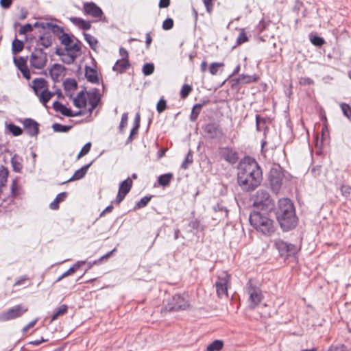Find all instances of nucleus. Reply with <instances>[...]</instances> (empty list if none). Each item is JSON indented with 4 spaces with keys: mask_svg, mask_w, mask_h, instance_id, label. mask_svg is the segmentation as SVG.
Instances as JSON below:
<instances>
[{
    "mask_svg": "<svg viewBox=\"0 0 351 351\" xmlns=\"http://www.w3.org/2000/svg\"><path fill=\"white\" fill-rule=\"evenodd\" d=\"M263 173L257 162L252 158L245 157L238 165L237 182L243 191H254L261 183Z\"/></svg>",
    "mask_w": 351,
    "mask_h": 351,
    "instance_id": "nucleus-1",
    "label": "nucleus"
},
{
    "mask_svg": "<svg viewBox=\"0 0 351 351\" xmlns=\"http://www.w3.org/2000/svg\"><path fill=\"white\" fill-rule=\"evenodd\" d=\"M276 216L283 231H289L297 226L298 217L293 204L289 199H279L276 210Z\"/></svg>",
    "mask_w": 351,
    "mask_h": 351,
    "instance_id": "nucleus-2",
    "label": "nucleus"
},
{
    "mask_svg": "<svg viewBox=\"0 0 351 351\" xmlns=\"http://www.w3.org/2000/svg\"><path fill=\"white\" fill-rule=\"evenodd\" d=\"M250 224L263 234L269 235L274 232V221L268 215L261 212H253L250 215Z\"/></svg>",
    "mask_w": 351,
    "mask_h": 351,
    "instance_id": "nucleus-3",
    "label": "nucleus"
},
{
    "mask_svg": "<svg viewBox=\"0 0 351 351\" xmlns=\"http://www.w3.org/2000/svg\"><path fill=\"white\" fill-rule=\"evenodd\" d=\"M32 83V88L39 101L47 107V104L54 95L53 92H51L48 89V82L44 78L40 77L35 78Z\"/></svg>",
    "mask_w": 351,
    "mask_h": 351,
    "instance_id": "nucleus-4",
    "label": "nucleus"
},
{
    "mask_svg": "<svg viewBox=\"0 0 351 351\" xmlns=\"http://www.w3.org/2000/svg\"><path fill=\"white\" fill-rule=\"evenodd\" d=\"M269 180L273 192L278 193L286 180L285 173L280 166H276L271 169Z\"/></svg>",
    "mask_w": 351,
    "mask_h": 351,
    "instance_id": "nucleus-5",
    "label": "nucleus"
},
{
    "mask_svg": "<svg viewBox=\"0 0 351 351\" xmlns=\"http://www.w3.org/2000/svg\"><path fill=\"white\" fill-rule=\"evenodd\" d=\"M253 204L256 207H261L265 210H271L274 206V202L271 198L267 191L260 189L257 191L253 197Z\"/></svg>",
    "mask_w": 351,
    "mask_h": 351,
    "instance_id": "nucleus-6",
    "label": "nucleus"
},
{
    "mask_svg": "<svg viewBox=\"0 0 351 351\" xmlns=\"http://www.w3.org/2000/svg\"><path fill=\"white\" fill-rule=\"evenodd\" d=\"M189 306L186 295L176 294L165 306V310L169 312L185 310Z\"/></svg>",
    "mask_w": 351,
    "mask_h": 351,
    "instance_id": "nucleus-7",
    "label": "nucleus"
},
{
    "mask_svg": "<svg viewBox=\"0 0 351 351\" xmlns=\"http://www.w3.org/2000/svg\"><path fill=\"white\" fill-rule=\"evenodd\" d=\"M59 39L60 43L64 45L65 49L72 58V60H73V58L77 56V54L80 49L79 45L73 38L69 36V34L65 33H62V34L59 36Z\"/></svg>",
    "mask_w": 351,
    "mask_h": 351,
    "instance_id": "nucleus-8",
    "label": "nucleus"
},
{
    "mask_svg": "<svg viewBox=\"0 0 351 351\" xmlns=\"http://www.w3.org/2000/svg\"><path fill=\"white\" fill-rule=\"evenodd\" d=\"M47 62V53L40 49H35L29 56L30 65L36 69H43Z\"/></svg>",
    "mask_w": 351,
    "mask_h": 351,
    "instance_id": "nucleus-9",
    "label": "nucleus"
},
{
    "mask_svg": "<svg viewBox=\"0 0 351 351\" xmlns=\"http://www.w3.org/2000/svg\"><path fill=\"white\" fill-rule=\"evenodd\" d=\"M27 311L28 308L24 305L19 304L14 306L8 311L0 313V322H7L20 317Z\"/></svg>",
    "mask_w": 351,
    "mask_h": 351,
    "instance_id": "nucleus-10",
    "label": "nucleus"
},
{
    "mask_svg": "<svg viewBox=\"0 0 351 351\" xmlns=\"http://www.w3.org/2000/svg\"><path fill=\"white\" fill-rule=\"evenodd\" d=\"M247 293L248 294V302L250 308L256 307L262 300L263 295L258 287L253 286L250 281L247 284Z\"/></svg>",
    "mask_w": 351,
    "mask_h": 351,
    "instance_id": "nucleus-11",
    "label": "nucleus"
},
{
    "mask_svg": "<svg viewBox=\"0 0 351 351\" xmlns=\"http://www.w3.org/2000/svg\"><path fill=\"white\" fill-rule=\"evenodd\" d=\"M230 276L225 271H223L219 276L215 282L216 291L219 298H223L228 296V285Z\"/></svg>",
    "mask_w": 351,
    "mask_h": 351,
    "instance_id": "nucleus-12",
    "label": "nucleus"
},
{
    "mask_svg": "<svg viewBox=\"0 0 351 351\" xmlns=\"http://www.w3.org/2000/svg\"><path fill=\"white\" fill-rule=\"evenodd\" d=\"M203 130L206 136L212 139H221L224 136L221 128L216 123L206 124Z\"/></svg>",
    "mask_w": 351,
    "mask_h": 351,
    "instance_id": "nucleus-13",
    "label": "nucleus"
},
{
    "mask_svg": "<svg viewBox=\"0 0 351 351\" xmlns=\"http://www.w3.org/2000/svg\"><path fill=\"white\" fill-rule=\"evenodd\" d=\"M275 245L281 256L294 255L298 251V248L295 245L285 242L280 239L275 241Z\"/></svg>",
    "mask_w": 351,
    "mask_h": 351,
    "instance_id": "nucleus-14",
    "label": "nucleus"
},
{
    "mask_svg": "<svg viewBox=\"0 0 351 351\" xmlns=\"http://www.w3.org/2000/svg\"><path fill=\"white\" fill-rule=\"evenodd\" d=\"M132 186V180L129 178L120 183L118 194L115 199L117 204H119L123 201L125 195L130 192Z\"/></svg>",
    "mask_w": 351,
    "mask_h": 351,
    "instance_id": "nucleus-15",
    "label": "nucleus"
},
{
    "mask_svg": "<svg viewBox=\"0 0 351 351\" xmlns=\"http://www.w3.org/2000/svg\"><path fill=\"white\" fill-rule=\"evenodd\" d=\"M101 94L100 90L96 88L89 90V117L92 112L95 109L101 102Z\"/></svg>",
    "mask_w": 351,
    "mask_h": 351,
    "instance_id": "nucleus-16",
    "label": "nucleus"
},
{
    "mask_svg": "<svg viewBox=\"0 0 351 351\" xmlns=\"http://www.w3.org/2000/svg\"><path fill=\"white\" fill-rule=\"evenodd\" d=\"M89 16L95 19L93 22H108L102 10L93 2H89Z\"/></svg>",
    "mask_w": 351,
    "mask_h": 351,
    "instance_id": "nucleus-17",
    "label": "nucleus"
},
{
    "mask_svg": "<svg viewBox=\"0 0 351 351\" xmlns=\"http://www.w3.org/2000/svg\"><path fill=\"white\" fill-rule=\"evenodd\" d=\"M222 158L231 164H234L238 160V156L236 152L230 147H223L221 149Z\"/></svg>",
    "mask_w": 351,
    "mask_h": 351,
    "instance_id": "nucleus-18",
    "label": "nucleus"
},
{
    "mask_svg": "<svg viewBox=\"0 0 351 351\" xmlns=\"http://www.w3.org/2000/svg\"><path fill=\"white\" fill-rule=\"evenodd\" d=\"M64 67L59 64H55L49 71L51 77L53 80L58 81L60 77L64 75Z\"/></svg>",
    "mask_w": 351,
    "mask_h": 351,
    "instance_id": "nucleus-19",
    "label": "nucleus"
},
{
    "mask_svg": "<svg viewBox=\"0 0 351 351\" xmlns=\"http://www.w3.org/2000/svg\"><path fill=\"white\" fill-rule=\"evenodd\" d=\"M63 85L66 95L72 97L77 86L76 81L69 78L64 82Z\"/></svg>",
    "mask_w": 351,
    "mask_h": 351,
    "instance_id": "nucleus-20",
    "label": "nucleus"
},
{
    "mask_svg": "<svg viewBox=\"0 0 351 351\" xmlns=\"http://www.w3.org/2000/svg\"><path fill=\"white\" fill-rule=\"evenodd\" d=\"M130 66L128 60H118L112 67V70L119 73H124Z\"/></svg>",
    "mask_w": 351,
    "mask_h": 351,
    "instance_id": "nucleus-21",
    "label": "nucleus"
},
{
    "mask_svg": "<svg viewBox=\"0 0 351 351\" xmlns=\"http://www.w3.org/2000/svg\"><path fill=\"white\" fill-rule=\"evenodd\" d=\"M24 126L30 136H34L38 134V123L30 119H25L24 121Z\"/></svg>",
    "mask_w": 351,
    "mask_h": 351,
    "instance_id": "nucleus-22",
    "label": "nucleus"
},
{
    "mask_svg": "<svg viewBox=\"0 0 351 351\" xmlns=\"http://www.w3.org/2000/svg\"><path fill=\"white\" fill-rule=\"evenodd\" d=\"M258 77L256 75H250L242 74L238 78L234 80L237 84H250L258 80Z\"/></svg>",
    "mask_w": 351,
    "mask_h": 351,
    "instance_id": "nucleus-23",
    "label": "nucleus"
},
{
    "mask_svg": "<svg viewBox=\"0 0 351 351\" xmlns=\"http://www.w3.org/2000/svg\"><path fill=\"white\" fill-rule=\"evenodd\" d=\"M71 21L79 28L85 31L87 27L86 22L81 18L77 17H72L70 19ZM84 39L88 42V34L86 32H84Z\"/></svg>",
    "mask_w": 351,
    "mask_h": 351,
    "instance_id": "nucleus-24",
    "label": "nucleus"
},
{
    "mask_svg": "<svg viewBox=\"0 0 351 351\" xmlns=\"http://www.w3.org/2000/svg\"><path fill=\"white\" fill-rule=\"evenodd\" d=\"M75 106L81 108L86 105V97L84 90L80 91L73 99Z\"/></svg>",
    "mask_w": 351,
    "mask_h": 351,
    "instance_id": "nucleus-25",
    "label": "nucleus"
},
{
    "mask_svg": "<svg viewBox=\"0 0 351 351\" xmlns=\"http://www.w3.org/2000/svg\"><path fill=\"white\" fill-rule=\"evenodd\" d=\"M22 162L23 159L19 156L14 154L11 159L13 171L18 173L21 172L23 168Z\"/></svg>",
    "mask_w": 351,
    "mask_h": 351,
    "instance_id": "nucleus-26",
    "label": "nucleus"
},
{
    "mask_svg": "<svg viewBox=\"0 0 351 351\" xmlns=\"http://www.w3.org/2000/svg\"><path fill=\"white\" fill-rule=\"evenodd\" d=\"M53 107L56 111L61 112L63 115L67 117L73 116L71 110L58 101L53 102Z\"/></svg>",
    "mask_w": 351,
    "mask_h": 351,
    "instance_id": "nucleus-27",
    "label": "nucleus"
},
{
    "mask_svg": "<svg viewBox=\"0 0 351 351\" xmlns=\"http://www.w3.org/2000/svg\"><path fill=\"white\" fill-rule=\"evenodd\" d=\"M173 177V175L171 173L162 174L158 177V182L159 185H160L162 186H164V187L167 186L169 184Z\"/></svg>",
    "mask_w": 351,
    "mask_h": 351,
    "instance_id": "nucleus-28",
    "label": "nucleus"
},
{
    "mask_svg": "<svg viewBox=\"0 0 351 351\" xmlns=\"http://www.w3.org/2000/svg\"><path fill=\"white\" fill-rule=\"evenodd\" d=\"M88 170V165L83 166L81 169L77 170L73 176L68 180V182H71L74 180H77L82 178L86 173Z\"/></svg>",
    "mask_w": 351,
    "mask_h": 351,
    "instance_id": "nucleus-29",
    "label": "nucleus"
},
{
    "mask_svg": "<svg viewBox=\"0 0 351 351\" xmlns=\"http://www.w3.org/2000/svg\"><path fill=\"white\" fill-rule=\"evenodd\" d=\"M204 104H205V103L202 104H197L193 106L191 113V115H190V120L191 121H195L197 119V117L201 112V110Z\"/></svg>",
    "mask_w": 351,
    "mask_h": 351,
    "instance_id": "nucleus-30",
    "label": "nucleus"
},
{
    "mask_svg": "<svg viewBox=\"0 0 351 351\" xmlns=\"http://www.w3.org/2000/svg\"><path fill=\"white\" fill-rule=\"evenodd\" d=\"M223 343L221 340H215L210 343L207 348V351H219L223 348Z\"/></svg>",
    "mask_w": 351,
    "mask_h": 351,
    "instance_id": "nucleus-31",
    "label": "nucleus"
},
{
    "mask_svg": "<svg viewBox=\"0 0 351 351\" xmlns=\"http://www.w3.org/2000/svg\"><path fill=\"white\" fill-rule=\"evenodd\" d=\"M67 309L68 307L66 304H62L60 306H59L57 311L52 315L51 322H53L57 319L59 317L64 315L66 313Z\"/></svg>",
    "mask_w": 351,
    "mask_h": 351,
    "instance_id": "nucleus-32",
    "label": "nucleus"
},
{
    "mask_svg": "<svg viewBox=\"0 0 351 351\" xmlns=\"http://www.w3.org/2000/svg\"><path fill=\"white\" fill-rule=\"evenodd\" d=\"M8 170L4 167H0V189L4 186L7 182Z\"/></svg>",
    "mask_w": 351,
    "mask_h": 351,
    "instance_id": "nucleus-33",
    "label": "nucleus"
},
{
    "mask_svg": "<svg viewBox=\"0 0 351 351\" xmlns=\"http://www.w3.org/2000/svg\"><path fill=\"white\" fill-rule=\"evenodd\" d=\"M24 47V44L21 40H19L18 39H14L12 42V49L13 53H17L21 52Z\"/></svg>",
    "mask_w": 351,
    "mask_h": 351,
    "instance_id": "nucleus-34",
    "label": "nucleus"
},
{
    "mask_svg": "<svg viewBox=\"0 0 351 351\" xmlns=\"http://www.w3.org/2000/svg\"><path fill=\"white\" fill-rule=\"evenodd\" d=\"M213 209L215 213H219L221 217H227L228 215V210L221 204H217L213 207Z\"/></svg>",
    "mask_w": 351,
    "mask_h": 351,
    "instance_id": "nucleus-35",
    "label": "nucleus"
},
{
    "mask_svg": "<svg viewBox=\"0 0 351 351\" xmlns=\"http://www.w3.org/2000/svg\"><path fill=\"white\" fill-rule=\"evenodd\" d=\"M99 82L97 71L89 67V82L97 84Z\"/></svg>",
    "mask_w": 351,
    "mask_h": 351,
    "instance_id": "nucleus-36",
    "label": "nucleus"
},
{
    "mask_svg": "<svg viewBox=\"0 0 351 351\" xmlns=\"http://www.w3.org/2000/svg\"><path fill=\"white\" fill-rule=\"evenodd\" d=\"M52 128L55 132H66L71 128V127L70 125H64L60 123H54L52 125Z\"/></svg>",
    "mask_w": 351,
    "mask_h": 351,
    "instance_id": "nucleus-37",
    "label": "nucleus"
},
{
    "mask_svg": "<svg viewBox=\"0 0 351 351\" xmlns=\"http://www.w3.org/2000/svg\"><path fill=\"white\" fill-rule=\"evenodd\" d=\"M224 64L223 62H213L209 66V72L211 75H216L218 72L219 68L223 67Z\"/></svg>",
    "mask_w": 351,
    "mask_h": 351,
    "instance_id": "nucleus-38",
    "label": "nucleus"
},
{
    "mask_svg": "<svg viewBox=\"0 0 351 351\" xmlns=\"http://www.w3.org/2000/svg\"><path fill=\"white\" fill-rule=\"evenodd\" d=\"M80 265L78 263L75 264L73 267H70L67 271L63 273L57 280V281H60L64 278L73 274L77 269L79 268Z\"/></svg>",
    "mask_w": 351,
    "mask_h": 351,
    "instance_id": "nucleus-39",
    "label": "nucleus"
},
{
    "mask_svg": "<svg viewBox=\"0 0 351 351\" xmlns=\"http://www.w3.org/2000/svg\"><path fill=\"white\" fill-rule=\"evenodd\" d=\"M192 91L191 86L189 84H184L180 90V97L182 99L186 98L190 93Z\"/></svg>",
    "mask_w": 351,
    "mask_h": 351,
    "instance_id": "nucleus-40",
    "label": "nucleus"
},
{
    "mask_svg": "<svg viewBox=\"0 0 351 351\" xmlns=\"http://www.w3.org/2000/svg\"><path fill=\"white\" fill-rule=\"evenodd\" d=\"M154 71V65L152 63H146L143 66V73L145 75H149Z\"/></svg>",
    "mask_w": 351,
    "mask_h": 351,
    "instance_id": "nucleus-41",
    "label": "nucleus"
},
{
    "mask_svg": "<svg viewBox=\"0 0 351 351\" xmlns=\"http://www.w3.org/2000/svg\"><path fill=\"white\" fill-rule=\"evenodd\" d=\"M8 130L14 136H19L22 134V130L20 127L15 125L14 124L10 123L8 125Z\"/></svg>",
    "mask_w": 351,
    "mask_h": 351,
    "instance_id": "nucleus-42",
    "label": "nucleus"
},
{
    "mask_svg": "<svg viewBox=\"0 0 351 351\" xmlns=\"http://www.w3.org/2000/svg\"><path fill=\"white\" fill-rule=\"evenodd\" d=\"M14 62L15 66L19 69H22L27 64V60L25 58L23 57H19L17 58L14 59Z\"/></svg>",
    "mask_w": 351,
    "mask_h": 351,
    "instance_id": "nucleus-43",
    "label": "nucleus"
},
{
    "mask_svg": "<svg viewBox=\"0 0 351 351\" xmlns=\"http://www.w3.org/2000/svg\"><path fill=\"white\" fill-rule=\"evenodd\" d=\"M341 110L343 114L348 119H351V107L346 104H342L341 105Z\"/></svg>",
    "mask_w": 351,
    "mask_h": 351,
    "instance_id": "nucleus-44",
    "label": "nucleus"
},
{
    "mask_svg": "<svg viewBox=\"0 0 351 351\" xmlns=\"http://www.w3.org/2000/svg\"><path fill=\"white\" fill-rule=\"evenodd\" d=\"M128 113H123L121 117V120L119 124V131L120 132H123L124 128L126 127L128 124Z\"/></svg>",
    "mask_w": 351,
    "mask_h": 351,
    "instance_id": "nucleus-45",
    "label": "nucleus"
},
{
    "mask_svg": "<svg viewBox=\"0 0 351 351\" xmlns=\"http://www.w3.org/2000/svg\"><path fill=\"white\" fill-rule=\"evenodd\" d=\"M192 162H193V156L191 154V152H189L187 154L185 160L182 163L181 167L184 169H186L188 167L189 165L191 164Z\"/></svg>",
    "mask_w": 351,
    "mask_h": 351,
    "instance_id": "nucleus-46",
    "label": "nucleus"
},
{
    "mask_svg": "<svg viewBox=\"0 0 351 351\" xmlns=\"http://www.w3.org/2000/svg\"><path fill=\"white\" fill-rule=\"evenodd\" d=\"M341 192L343 196L346 198H351V187L347 185H343L341 187Z\"/></svg>",
    "mask_w": 351,
    "mask_h": 351,
    "instance_id": "nucleus-47",
    "label": "nucleus"
},
{
    "mask_svg": "<svg viewBox=\"0 0 351 351\" xmlns=\"http://www.w3.org/2000/svg\"><path fill=\"white\" fill-rule=\"evenodd\" d=\"M150 199H151L150 197H147V196L143 197V198L141 199V200L139 202H137L136 207L137 208H141L145 207L149 203Z\"/></svg>",
    "mask_w": 351,
    "mask_h": 351,
    "instance_id": "nucleus-48",
    "label": "nucleus"
},
{
    "mask_svg": "<svg viewBox=\"0 0 351 351\" xmlns=\"http://www.w3.org/2000/svg\"><path fill=\"white\" fill-rule=\"evenodd\" d=\"M166 107H167L166 101L163 98H161L158 101L157 106H156L157 111L159 113H161L166 109Z\"/></svg>",
    "mask_w": 351,
    "mask_h": 351,
    "instance_id": "nucleus-49",
    "label": "nucleus"
},
{
    "mask_svg": "<svg viewBox=\"0 0 351 351\" xmlns=\"http://www.w3.org/2000/svg\"><path fill=\"white\" fill-rule=\"evenodd\" d=\"M173 26V21L171 18H167L162 23V28L165 30H169Z\"/></svg>",
    "mask_w": 351,
    "mask_h": 351,
    "instance_id": "nucleus-50",
    "label": "nucleus"
},
{
    "mask_svg": "<svg viewBox=\"0 0 351 351\" xmlns=\"http://www.w3.org/2000/svg\"><path fill=\"white\" fill-rule=\"evenodd\" d=\"M138 128H139V127H137V125H134V127L132 128V129L130 131V136L126 141L127 144L131 143L133 141L134 136L137 134Z\"/></svg>",
    "mask_w": 351,
    "mask_h": 351,
    "instance_id": "nucleus-51",
    "label": "nucleus"
},
{
    "mask_svg": "<svg viewBox=\"0 0 351 351\" xmlns=\"http://www.w3.org/2000/svg\"><path fill=\"white\" fill-rule=\"evenodd\" d=\"M311 43L315 46L320 47L324 43V40L319 36H314L311 38Z\"/></svg>",
    "mask_w": 351,
    "mask_h": 351,
    "instance_id": "nucleus-52",
    "label": "nucleus"
},
{
    "mask_svg": "<svg viewBox=\"0 0 351 351\" xmlns=\"http://www.w3.org/2000/svg\"><path fill=\"white\" fill-rule=\"evenodd\" d=\"M247 37L244 31H241L240 33H239V35L237 39V43L238 45H241L244 43H245L246 41H247Z\"/></svg>",
    "mask_w": 351,
    "mask_h": 351,
    "instance_id": "nucleus-53",
    "label": "nucleus"
},
{
    "mask_svg": "<svg viewBox=\"0 0 351 351\" xmlns=\"http://www.w3.org/2000/svg\"><path fill=\"white\" fill-rule=\"evenodd\" d=\"M39 44L45 48H47L51 45V40L49 38L40 37Z\"/></svg>",
    "mask_w": 351,
    "mask_h": 351,
    "instance_id": "nucleus-54",
    "label": "nucleus"
},
{
    "mask_svg": "<svg viewBox=\"0 0 351 351\" xmlns=\"http://www.w3.org/2000/svg\"><path fill=\"white\" fill-rule=\"evenodd\" d=\"M256 128L257 130L261 131L262 127L265 124V119L261 118L259 115L256 116Z\"/></svg>",
    "mask_w": 351,
    "mask_h": 351,
    "instance_id": "nucleus-55",
    "label": "nucleus"
},
{
    "mask_svg": "<svg viewBox=\"0 0 351 351\" xmlns=\"http://www.w3.org/2000/svg\"><path fill=\"white\" fill-rule=\"evenodd\" d=\"M206 7V11L208 13H211L213 8V1L215 0H202Z\"/></svg>",
    "mask_w": 351,
    "mask_h": 351,
    "instance_id": "nucleus-56",
    "label": "nucleus"
},
{
    "mask_svg": "<svg viewBox=\"0 0 351 351\" xmlns=\"http://www.w3.org/2000/svg\"><path fill=\"white\" fill-rule=\"evenodd\" d=\"M33 30V27L30 24H26L21 27L19 29L20 34H25L27 32H30Z\"/></svg>",
    "mask_w": 351,
    "mask_h": 351,
    "instance_id": "nucleus-57",
    "label": "nucleus"
},
{
    "mask_svg": "<svg viewBox=\"0 0 351 351\" xmlns=\"http://www.w3.org/2000/svg\"><path fill=\"white\" fill-rule=\"evenodd\" d=\"M20 71L22 73L23 77L29 80L31 77V74L29 69H28L27 64L24 66L22 69H19Z\"/></svg>",
    "mask_w": 351,
    "mask_h": 351,
    "instance_id": "nucleus-58",
    "label": "nucleus"
},
{
    "mask_svg": "<svg viewBox=\"0 0 351 351\" xmlns=\"http://www.w3.org/2000/svg\"><path fill=\"white\" fill-rule=\"evenodd\" d=\"M116 250L115 248H114L112 250H111L110 252L106 253V254L103 255L102 256H101L97 261H94V264H96L97 263H101L104 260H106L108 258H109L110 256L112 255V254Z\"/></svg>",
    "mask_w": 351,
    "mask_h": 351,
    "instance_id": "nucleus-59",
    "label": "nucleus"
},
{
    "mask_svg": "<svg viewBox=\"0 0 351 351\" xmlns=\"http://www.w3.org/2000/svg\"><path fill=\"white\" fill-rule=\"evenodd\" d=\"M86 154H88V143L84 145L80 152L77 154V159H80L81 157L85 156Z\"/></svg>",
    "mask_w": 351,
    "mask_h": 351,
    "instance_id": "nucleus-60",
    "label": "nucleus"
},
{
    "mask_svg": "<svg viewBox=\"0 0 351 351\" xmlns=\"http://www.w3.org/2000/svg\"><path fill=\"white\" fill-rule=\"evenodd\" d=\"M119 54L123 60H128V53L125 49L121 47L119 49Z\"/></svg>",
    "mask_w": 351,
    "mask_h": 351,
    "instance_id": "nucleus-61",
    "label": "nucleus"
},
{
    "mask_svg": "<svg viewBox=\"0 0 351 351\" xmlns=\"http://www.w3.org/2000/svg\"><path fill=\"white\" fill-rule=\"evenodd\" d=\"M97 43V39L89 35V47L92 48L93 50H95V45Z\"/></svg>",
    "mask_w": 351,
    "mask_h": 351,
    "instance_id": "nucleus-62",
    "label": "nucleus"
},
{
    "mask_svg": "<svg viewBox=\"0 0 351 351\" xmlns=\"http://www.w3.org/2000/svg\"><path fill=\"white\" fill-rule=\"evenodd\" d=\"M37 321H38V319H36L32 321L31 322H29L27 326H25L23 328V332H27L29 328H32L36 324Z\"/></svg>",
    "mask_w": 351,
    "mask_h": 351,
    "instance_id": "nucleus-63",
    "label": "nucleus"
},
{
    "mask_svg": "<svg viewBox=\"0 0 351 351\" xmlns=\"http://www.w3.org/2000/svg\"><path fill=\"white\" fill-rule=\"evenodd\" d=\"M66 197V192H62V193H59L56 197V200L58 202H61L62 201H64L65 199V198Z\"/></svg>",
    "mask_w": 351,
    "mask_h": 351,
    "instance_id": "nucleus-64",
    "label": "nucleus"
}]
</instances>
